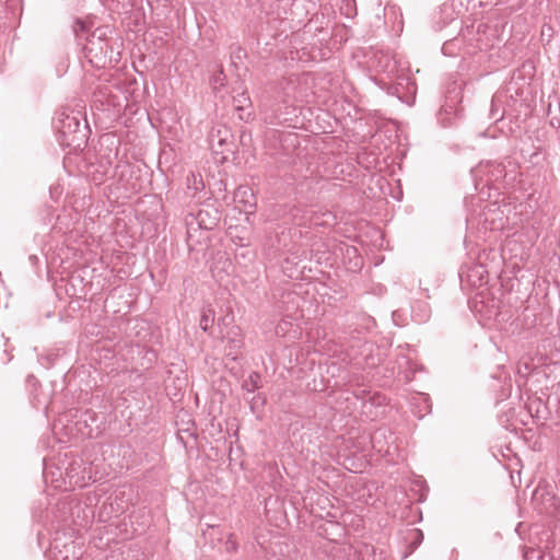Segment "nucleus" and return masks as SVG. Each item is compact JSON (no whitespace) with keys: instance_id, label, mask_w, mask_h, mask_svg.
Instances as JSON below:
<instances>
[{"instance_id":"obj_12","label":"nucleus","mask_w":560,"mask_h":560,"mask_svg":"<svg viewBox=\"0 0 560 560\" xmlns=\"http://www.w3.org/2000/svg\"><path fill=\"white\" fill-rule=\"evenodd\" d=\"M546 155L540 150L534 151L529 154V163H532L534 166L540 165L542 162H545Z\"/></svg>"},{"instance_id":"obj_18","label":"nucleus","mask_w":560,"mask_h":560,"mask_svg":"<svg viewBox=\"0 0 560 560\" xmlns=\"http://www.w3.org/2000/svg\"><path fill=\"white\" fill-rule=\"evenodd\" d=\"M290 0H278L279 3H288Z\"/></svg>"},{"instance_id":"obj_1","label":"nucleus","mask_w":560,"mask_h":560,"mask_svg":"<svg viewBox=\"0 0 560 560\" xmlns=\"http://www.w3.org/2000/svg\"><path fill=\"white\" fill-rule=\"evenodd\" d=\"M60 145L78 149L86 142L88 125L81 126L79 114L60 108L52 119Z\"/></svg>"},{"instance_id":"obj_7","label":"nucleus","mask_w":560,"mask_h":560,"mask_svg":"<svg viewBox=\"0 0 560 560\" xmlns=\"http://www.w3.org/2000/svg\"><path fill=\"white\" fill-rule=\"evenodd\" d=\"M186 186L191 197L205 189V183L200 174L190 173L186 177Z\"/></svg>"},{"instance_id":"obj_6","label":"nucleus","mask_w":560,"mask_h":560,"mask_svg":"<svg viewBox=\"0 0 560 560\" xmlns=\"http://www.w3.org/2000/svg\"><path fill=\"white\" fill-rule=\"evenodd\" d=\"M375 68L380 72L394 74L397 71V62L389 51H378L374 55Z\"/></svg>"},{"instance_id":"obj_17","label":"nucleus","mask_w":560,"mask_h":560,"mask_svg":"<svg viewBox=\"0 0 560 560\" xmlns=\"http://www.w3.org/2000/svg\"><path fill=\"white\" fill-rule=\"evenodd\" d=\"M550 125H551L552 127H557V128H558V127H560V119H558V118H553V119H551V120H550Z\"/></svg>"},{"instance_id":"obj_14","label":"nucleus","mask_w":560,"mask_h":560,"mask_svg":"<svg viewBox=\"0 0 560 560\" xmlns=\"http://www.w3.org/2000/svg\"><path fill=\"white\" fill-rule=\"evenodd\" d=\"M211 324L212 319L207 314H203L200 318V328L207 331L211 327Z\"/></svg>"},{"instance_id":"obj_9","label":"nucleus","mask_w":560,"mask_h":560,"mask_svg":"<svg viewBox=\"0 0 560 560\" xmlns=\"http://www.w3.org/2000/svg\"><path fill=\"white\" fill-rule=\"evenodd\" d=\"M284 275L290 280H314L311 277L302 276V272L296 267H291V262L287 259L284 265L282 266Z\"/></svg>"},{"instance_id":"obj_16","label":"nucleus","mask_w":560,"mask_h":560,"mask_svg":"<svg viewBox=\"0 0 560 560\" xmlns=\"http://www.w3.org/2000/svg\"><path fill=\"white\" fill-rule=\"evenodd\" d=\"M93 33H95L96 39L106 40V32L103 28H96Z\"/></svg>"},{"instance_id":"obj_11","label":"nucleus","mask_w":560,"mask_h":560,"mask_svg":"<svg viewBox=\"0 0 560 560\" xmlns=\"http://www.w3.org/2000/svg\"><path fill=\"white\" fill-rule=\"evenodd\" d=\"M234 110L237 113V117L242 121H249L253 118L252 107H241Z\"/></svg>"},{"instance_id":"obj_3","label":"nucleus","mask_w":560,"mask_h":560,"mask_svg":"<svg viewBox=\"0 0 560 560\" xmlns=\"http://www.w3.org/2000/svg\"><path fill=\"white\" fill-rule=\"evenodd\" d=\"M471 175L474 179L479 180L485 186H495L504 180L506 176L505 166L498 162H480L476 167L471 168Z\"/></svg>"},{"instance_id":"obj_10","label":"nucleus","mask_w":560,"mask_h":560,"mask_svg":"<svg viewBox=\"0 0 560 560\" xmlns=\"http://www.w3.org/2000/svg\"><path fill=\"white\" fill-rule=\"evenodd\" d=\"M233 107L234 109L241 107H252V101L247 92L243 91L233 97Z\"/></svg>"},{"instance_id":"obj_4","label":"nucleus","mask_w":560,"mask_h":560,"mask_svg":"<svg viewBox=\"0 0 560 560\" xmlns=\"http://www.w3.org/2000/svg\"><path fill=\"white\" fill-rule=\"evenodd\" d=\"M83 50L91 62L95 61L98 65L105 62L107 58L108 44L106 40L96 39L95 33H92L86 36Z\"/></svg>"},{"instance_id":"obj_15","label":"nucleus","mask_w":560,"mask_h":560,"mask_svg":"<svg viewBox=\"0 0 560 560\" xmlns=\"http://www.w3.org/2000/svg\"><path fill=\"white\" fill-rule=\"evenodd\" d=\"M475 270H476V275H474V277H477L478 280H482L483 279V273L487 272L485 266L478 265V266L475 267ZM471 277H472V275H468L467 276L468 280H470Z\"/></svg>"},{"instance_id":"obj_5","label":"nucleus","mask_w":560,"mask_h":560,"mask_svg":"<svg viewBox=\"0 0 560 560\" xmlns=\"http://www.w3.org/2000/svg\"><path fill=\"white\" fill-rule=\"evenodd\" d=\"M229 130L226 128L212 131L209 138L210 145L215 153H233V142L229 140Z\"/></svg>"},{"instance_id":"obj_13","label":"nucleus","mask_w":560,"mask_h":560,"mask_svg":"<svg viewBox=\"0 0 560 560\" xmlns=\"http://www.w3.org/2000/svg\"><path fill=\"white\" fill-rule=\"evenodd\" d=\"M89 31V25L82 20H77L74 24V33L77 37L81 38V35Z\"/></svg>"},{"instance_id":"obj_8","label":"nucleus","mask_w":560,"mask_h":560,"mask_svg":"<svg viewBox=\"0 0 560 560\" xmlns=\"http://www.w3.org/2000/svg\"><path fill=\"white\" fill-rule=\"evenodd\" d=\"M232 267V262L228 258H220L213 267H211L212 278L215 280H223L229 277L228 269Z\"/></svg>"},{"instance_id":"obj_2","label":"nucleus","mask_w":560,"mask_h":560,"mask_svg":"<svg viewBox=\"0 0 560 560\" xmlns=\"http://www.w3.org/2000/svg\"><path fill=\"white\" fill-rule=\"evenodd\" d=\"M220 221V213L218 209L212 206H206L200 209L196 214L188 213L185 218L187 244L189 249L195 245L201 244L207 240V231L213 230Z\"/></svg>"}]
</instances>
